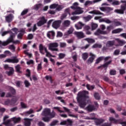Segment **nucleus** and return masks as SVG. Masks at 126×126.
Instances as JSON below:
<instances>
[{
    "label": "nucleus",
    "instance_id": "56",
    "mask_svg": "<svg viewBox=\"0 0 126 126\" xmlns=\"http://www.w3.org/2000/svg\"><path fill=\"white\" fill-rule=\"evenodd\" d=\"M5 105H11V101L9 99H7L4 102Z\"/></svg>",
    "mask_w": 126,
    "mask_h": 126
},
{
    "label": "nucleus",
    "instance_id": "26",
    "mask_svg": "<svg viewBox=\"0 0 126 126\" xmlns=\"http://www.w3.org/2000/svg\"><path fill=\"white\" fill-rule=\"evenodd\" d=\"M91 26L92 30V31H93V30H95L96 29V28L98 27V25L96 23H92L91 24Z\"/></svg>",
    "mask_w": 126,
    "mask_h": 126
},
{
    "label": "nucleus",
    "instance_id": "10",
    "mask_svg": "<svg viewBox=\"0 0 126 126\" xmlns=\"http://www.w3.org/2000/svg\"><path fill=\"white\" fill-rule=\"evenodd\" d=\"M90 56L91 57L89 58L87 62L88 64H91V63H93V61H94V59L95 58V55L93 54L92 53H90Z\"/></svg>",
    "mask_w": 126,
    "mask_h": 126
},
{
    "label": "nucleus",
    "instance_id": "41",
    "mask_svg": "<svg viewBox=\"0 0 126 126\" xmlns=\"http://www.w3.org/2000/svg\"><path fill=\"white\" fill-rule=\"evenodd\" d=\"M29 30L30 32L31 31H32V32H35V31H36V30H37V27L36 26V24H34L33 25V27L32 29H29Z\"/></svg>",
    "mask_w": 126,
    "mask_h": 126
},
{
    "label": "nucleus",
    "instance_id": "32",
    "mask_svg": "<svg viewBox=\"0 0 126 126\" xmlns=\"http://www.w3.org/2000/svg\"><path fill=\"white\" fill-rule=\"evenodd\" d=\"M92 17L91 15H88L87 17H84L83 18L84 20H85V21L86 22H87V21H89V20H91V19L92 18Z\"/></svg>",
    "mask_w": 126,
    "mask_h": 126
},
{
    "label": "nucleus",
    "instance_id": "16",
    "mask_svg": "<svg viewBox=\"0 0 126 126\" xmlns=\"http://www.w3.org/2000/svg\"><path fill=\"white\" fill-rule=\"evenodd\" d=\"M5 63H17L18 59L14 58L13 59H8L4 61Z\"/></svg>",
    "mask_w": 126,
    "mask_h": 126
},
{
    "label": "nucleus",
    "instance_id": "31",
    "mask_svg": "<svg viewBox=\"0 0 126 126\" xmlns=\"http://www.w3.org/2000/svg\"><path fill=\"white\" fill-rule=\"evenodd\" d=\"M51 118L50 117H43L42 118V121H43V122H45V123H49V122H50V121H51Z\"/></svg>",
    "mask_w": 126,
    "mask_h": 126
},
{
    "label": "nucleus",
    "instance_id": "18",
    "mask_svg": "<svg viewBox=\"0 0 126 126\" xmlns=\"http://www.w3.org/2000/svg\"><path fill=\"white\" fill-rule=\"evenodd\" d=\"M11 121L13 122L14 124H19L21 121V118L20 117H13L11 118Z\"/></svg>",
    "mask_w": 126,
    "mask_h": 126
},
{
    "label": "nucleus",
    "instance_id": "52",
    "mask_svg": "<svg viewBox=\"0 0 126 126\" xmlns=\"http://www.w3.org/2000/svg\"><path fill=\"white\" fill-rule=\"evenodd\" d=\"M58 123H59L58 121H54L53 122H52L50 124V126H56V125H57L58 124Z\"/></svg>",
    "mask_w": 126,
    "mask_h": 126
},
{
    "label": "nucleus",
    "instance_id": "58",
    "mask_svg": "<svg viewBox=\"0 0 126 126\" xmlns=\"http://www.w3.org/2000/svg\"><path fill=\"white\" fill-rule=\"evenodd\" d=\"M104 22H105V23H107V24H110V23H112V21L107 18H105Z\"/></svg>",
    "mask_w": 126,
    "mask_h": 126
},
{
    "label": "nucleus",
    "instance_id": "7",
    "mask_svg": "<svg viewBox=\"0 0 126 126\" xmlns=\"http://www.w3.org/2000/svg\"><path fill=\"white\" fill-rule=\"evenodd\" d=\"M47 23V20L45 18V17H41L39 18V22L37 23V25L38 27L42 26V25H44Z\"/></svg>",
    "mask_w": 126,
    "mask_h": 126
},
{
    "label": "nucleus",
    "instance_id": "24",
    "mask_svg": "<svg viewBox=\"0 0 126 126\" xmlns=\"http://www.w3.org/2000/svg\"><path fill=\"white\" fill-rule=\"evenodd\" d=\"M4 124H5V126H13V124H12V122H11V120H8L7 121H5L3 122Z\"/></svg>",
    "mask_w": 126,
    "mask_h": 126
},
{
    "label": "nucleus",
    "instance_id": "13",
    "mask_svg": "<svg viewBox=\"0 0 126 126\" xmlns=\"http://www.w3.org/2000/svg\"><path fill=\"white\" fill-rule=\"evenodd\" d=\"M115 42L118 43V45L115 44V46H116L117 47H118V46H124L125 44H126V41H125V40H122L119 38L115 39Z\"/></svg>",
    "mask_w": 126,
    "mask_h": 126
},
{
    "label": "nucleus",
    "instance_id": "2",
    "mask_svg": "<svg viewBox=\"0 0 126 126\" xmlns=\"http://www.w3.org/2000/svg\"><path fill=\"white\" fill-rule=\"evenodd\" d=\"M14 37H15V34L12 33L10 34V37L6 41L1 42L0 41V47L1 46H7L9 43H18L19 42L18 41H17V42H14V40H13Z\"/></svg>",
    "mask_w": 126,
    "mask_h": 126
},
{
    "label": "nucleus",
    "instance_id": "19",
    "mask_svg": "<svg viewBox=\"0 0 126 126\" xmlns=\"http://www.w3.org/2000/svg\"><path fill=\"white\" fill-rule=\"evenodd\" d=\"M71 22L70 21L68 20H64L63 23V27H69V25H70Z\"/></svg>",
    "mask_w": 126,
    "mask_h": 126
},
{
    "label": "nucleus",
    "instance_id": "39",
    "mask_svg": "<svg viewBox=\"0 0 126 126\" xmlns=\"http://www.w3.org/2000/svg\"><path fill=\"white\" fill-rule=\"evenodd\" d=\"M107 29V31L106 32H108V34H109V33H110V32H111V30H112V29H113V26H108L106 28Z\"/></svg>",
    "mask_w": 126,
    "mask_h": 126
},
{
    "label": "nucleus",
    "instance_id": "61",
    "mask_svg": "<svg viewBox=\"0 0 126 126\" xmlns=\"http://www.w3.org/2000/svg\"><path fill=\"white\" fill-rule=\"evenodd\" d=\"M55 93L59 95V94H60L61 95H63V92H62L61 90L56 91H55Z\"/></svg>",
    "mask_w": 126,
    "mask_h": 126
},
{
    "label": "nucleus",
    "instance_id": "51",
    "mask_svg": "<svg viewBox=\"0 0 126 126\" xmlns=\"http://www.w3.org/2000/svg\"><path fill=\"white\" fill-rule=\"evenodd\" d=\"M74 29L73 28L71 27L67 31V33L68 34H72V33L74 31Z\"/></svg>",
    "mask_w": 126,
    "mask_h": 126
},
{
    "label": "nucleus",
    "instance_id": "30",
    "mask_svg": "<svg viewBox=\"0 0 126 126\" xmlns=\"http://www.w3.org/2000/svg\"><path fill=\"white\" fill-rule=\"evenodd\" d=\"M71 8H72V9H77V8H79V7H78V3L76 2L74 3L73 6H71Z\"/></svg>",
    "mask_w": 126,
    "mask_h": 126
},
{
    "label": "nucleus",
    "instance_id": "23",
    "mask_svg": "<svg viewBox=\"0 0 126 126\" xmlns=\"http://www.w3.org/2000/svg\"><path fill=\"white\" fill-rule=\"evenodd\" d=\"M115 43H116V39L115 40L108 41L106 44V46L107 47H112V46H114V45L116 46Z\"/></svg>",
    "mask_w": 126,
    "mask_h": 126
},
{
    "label": "nucleus",
    "instance_id": "53",
    "mask_svg": "<svg viewBox=\"0 0 126 126\" xmlns=\"http://www.w3.org/2000/svg\"><path fill=\"white\" fill-rule=\"evenodd\" d=\"M111 63H112V61H110L108 62L105 63L104 64H103V66L104 67H107V66H108L109 65V64H111Z\"/></svg>",
    "mask_w": 126,
    "mask_h": 126
},
{
    "label": "nucleus",
    "instance_id": "40",
    "mask_svg": "<svg viewBox=\"0 0 126 126\" xmlns=\"http://www.w3.org/2000/svg\"><path fill=\"white\" fill-rule=\"evenodd\" d=\"M94 96L95 99H96V100H100V95H99V94L95 93H94Z\"/></svg>",
    "mask_w": 126,
    "mask_h": 126
},
{
    "label": "nucleus",
    "instance_id": "17",
    "mask_svg": "<svg viewBox=\"0 0 126 126\" xmlns=\"http://www.w3.org/2000/svg\"><path fill=\"white\" fill-rule=\"evenodd\" d=\"M61 21H55L52 25V27L55 29H58V28L60 27V25H61Z\"/></svg>",
    "mask_w": 126,
    "mask_h": 126
},
{
    "label": "nucleus",
    "instance_id": "20",
    "mask_svg": "<svg viewBox=\"0 0 126 126\" xmlns=\"http://www.w3.org/2000/svg\"><path fill=\"white\" fill-rule=\"evenodd\" d=\"M12 19H13V15L12 14H10L5 17V20L7 22H11Z\"/></svg>",
    "mask_w": 126,
    "mask_h": 126
},
{
    "label": "nucleus",
    "instance_id": "44",
    "mask_svg": "<svg viewBox=\"0 0 126 126\" xmlns=\"http://www.w3.org/2000/svg\"><path fill=\"white\" fill-rule=\"evenodd\" d=\"M86 41H87V42L88 43H94L95 42V40L92 38H87V39H86Z\"/></svg>",
    "mask_w": 126,
    "mask_h": 126
},
{
    "label": "nucleus",
    "instance_id": "33",
    "mask_svg": "<svg viewBox=\"0 0 126 126\" xmlns=\"http://www.w3.org/2000/svg\"><path fill=\"white\" fill-rule=\"evenodd\" d=\"M89 13H90L91 14H102L101 12H100V11H97V10H94L89 12Z\"/></svg>",
    "mask_w": 126,
    "mask_h": 126
},
{
    "label": "nucleus",
    "instance_id": "8",
    "mask_svg": "<svg viewBox=\"0 0 126 126\" xmlns=\"http://www.w3.org/2000/svg\"><path fill=\"white\" fill-rule=\"evenodd\" d=\"M51 115V109L50 108H45L41 113V116L47 117Z\"/></svg>",
    "mask_w": 126,
    "mask_h": 126
},
{
    "label": "nucleus",
    "instance_id": "22",
    "mask_svg": "<svg viewBox=\"0 0 126 126\" xmlns=\"http://www.w3.org/2000/svg\"><path fill=\"white\" fill-rule=\"evenodd\" d=\"M100 10H101V11H107V12H109V11H111L112 10H113V8H110L109 7H100Z\"/></svg>",
    "mask_w": 126,
    "mask_h": 126
},
{
    "label": "nucleus",
    "instance_id": "6",
    "mask_svg": "<svg viewBox=\"0 0 126 126\" xmlns=\"http://www.w3.org/2000/svg\"><path fill=\"white\" fill-rule=\"evenodd\" d=\"M121 2H124V5L121 6V9H116L115 10V12L117 13H119L120 14H124L125 10L126 8V1L121 0Z\"/></svg>",
    "mask_w": 126,
    "mask_h": 126
},
{
    "label": "nucleus",
    "instance_id": "57",
    "mask_svg": "<svg viewBox=\"0 0 126 126\" xmlns=\"http://www.w3.org/2000/svg\"><path fill=\"white\" fill-rule=\"evenodd\" d=\"M59 57L60 59H63L65 57V54L63 53H60L59 54Z\"/></svg>",
    "mask_w": 126,
    "mask_h": 126
},
{
    "label": "nucleus",
    "instance_id": "37",
    "mask_svg": "<svg viewBox=\"0 0 126 126\" xmlns=\"http://www.w3.org/2000/svg\"><path fill=\"white\" fill-rule=\"evenodd\" d=\"M86 87L88 90H93L95 87L94 86H90V85L87 84Z\"/></svg>",
    "mask_w": 126,
    "mask_h": 126
},
{
    "label": "nucleus",
    "instance_id": "45",
    "mask_svg": "<svg viewBox=\"0 0 126 126\" xmlns=\"http://www.w3.org/2000/svg\"><path fill=\"white\" fill-rule=\"evenodd\" d=\"M53 109H54L55 110H57V111H58L59 113H64V111L63 110H61V109H60V107H53Z\"/></svg>",
    "mask_w": 126,
    "mask_h": 126
},
{
    "label": "nucleus",
    "instance_id": "3",
    "mask_svg": "<svg viewBox=\"0 0 126 126\" xmlns=\"http://www.w3.org/2000/svg\"><path fill=\"white\" fill-rule=\"evenodd\" d=\"M39 50L40 53L42 54V55H45V52L46 53V57L47 58H51V56H52V54L51 53H50L49 51H48V50L47 49V48L44 46L42 45V44H39ZM44 51L45 52H44Z\"/></svg>",
    "mask_w": 126,
    "mask_h": 126
},
{
    "label": "nucleus",
    "instance_id": "43",
    "mask_svg": "<svg viewBox=\"0 0 126 126\" xmlns=\"http://www.w3.org/2000/svg\"><path fill=\"white\" fill-rule=\"evenodd\" d=\"M21 107L23 108V109H26L27 108H28L27 105H26L25 103L22 102H21Z\"/></svg>",
    "mask_w": 126,
    "mask_h": 126
},
{
    "label": "nucleus",
    "instance_id": "50",
    "mask_svg": "<svg viewBox=\"0 0 126 126\" xmlns=\"http://www.w3.org/2000/svg\"><path fill=\"white\" fill-rule=\"evenodd\" d=\"M42 5L41 4H36L35 5H34L33 8L35 10H38V9H39V8Z\"/></svg>",
    "mask_w": 126,
    "mask_h": 126
},
{
    "label": "nucleus",
    "instance_id": "11",
    "mask_svg": "<svg viewBox=\"0 0 126 126\" xmlns=\"http://www.w3.org/2000/svg\"><path fill=\"white\" fill-rule=\"evenodd\" d=\"M75 35L78 39H82L85 37L84 35V33L82 32H75Z\"/></svg>",
    "mask_w": 126,
    "mask_h": 126
},
{
    "label": "nucleus",
    "instance_id": "12",
    "mask_svg": "<svg viewBox=\"0 0 126 126\" xmlns=\"http://www.w3.org/2000/svg\"><path fill=\"white\" fill-rule=\"evenodd\" d=\"M84 26H85V25L81 22H79L77 24L75 25V27L77 30L82 29V27H84Z\"/></svg>",
    "mask_w": 126,
    "mask_h": 126
},
{
    "label": "nucleus",
    "instance_id": "9",
    "mask_svg": "<svg viewBox=\"0 0 126 126\" xmlns=\"http://www.w3.org/2000/svg\"><path fill=\"white\" fill-rule=\"evenodd\" d=\"M100 34L102 35H107L108 34V32L106 31H102L100 29H97L94 33V35L95 36H98V35H100Z\"/></svg>",
    "mask_w": 126,
    "mask_h": 126
},
{
    "label": "nucleus",
    "instance_id": "54",
    "mask_svg": "<svg viewBox=\"0 0 126 126\" xmlns=\"http://www.w3.org/2000/svg\"><path fill=\"white\" fill-rule=\"evenodd\" d=\"M79 19V16H73L70 18L71 20H78Z\"/></svg>",
    "mask_w": 126,
    "mask_h": 126
},
{
    "label": "nucleus",
    "instance_id": "5",
    "mask_svg": "<svg viewBox=\"0 0 126 126\" xmlns=\"http://www.w3.org/2000/svg\"><path fill=\"white\" fill-rule=\"evenodd\" d=\"M104 120L103 119H96L95 120V123L96 126H99L100 125L101 126H111L112 124L111 123H103Z\"/></svg>",
    "mask_w": 126,
    "mask_h": 126
},
{
    "label": "nucleus",
    "instance_id": "49",
    "mask_svg": "<svg viewBox=\"0 0 126 126\" xmlns=\"http://www.w3.org/2000/svg\"><path fill=\"white\" fill-rule=\"evenodd\" d=\"M57 6H58V4H53L50 6V8H51V9H54L55 8H57Z\"/></svg>",
    "mask_w": 126,
    "mask_h": 126
},
{
    "label": "nucleus",
    "instance_id": "47",
    "mask_svg": "<svg viewBox=\"0 0 126 126\" xmlns=\"http://www.w3.org/2000/svg\"><path fill=\"white\" fill-rule=\"evenodd\" d=\"M103 59H104V57H102L98 58L97 59H96L95 63H99L101 62V61L103 60Z\"/></svg>",
    "mask_w": 126,
    "mask_h": 126
},
{
    "label": "nucleus",
    "instance_id": "36",
    "mask_svg": "<svg viewBox=\"0 0 126 126\" xmlns=\"http://www.w3.org/2000/svg\"><path fill=\"white\" fill-rule=\"evenodd\" d=\"M24 31H25V30L24 29H22L20 30V33L18 35V38L19 39H20V38H21V37H22V35H23V32H24Z\"/></svg>",
    "mask_w": 126,
    "mask_h": 126
},
{
    "label": "nucleus",
    "instance_id": "34",
    "mask_svg": "<svg viewBox=\"0 0 126 126\" xmlns=\"http://www.w3.org/2000/svg\"><path fill=\"white\" fill-rule=\"evenodd\" d=\"M88 58V53H85L82 54V59L84 60V61L87 60V58Z\"/></svg>",
    "mask_w": 126,
    "mask_h": 126
},
{
    "label": "nucleus",
    "instance_id": "28",
    "mask_svg": "<svg viewBox=\"0 0 126 126\" xmlns=\"http://www.w3.org/2000/svg\"><path fill=\"white\" fill-rule=\"evenodd\" d=\"M123 31V29H117L114 30L112 32V34H117L118 33H120V32H122Z\"/></svg>",
    "mask_w": 126,
    "mask_h": 126
},
{
    "label": "nucleus",
    "instance_id": "15",
    "mask_svg": "<svg viewBox=\"0 0 126 126\" xmlns=\"http://www.w3.org/2000/svg\"><path fill=\"white\" fill-rule=\"evenodd\" d=\"M81 13H83V10H82V8L79 7L76 9L75 12L72 13V15H75L76 14H81Z\"/></svg>",
    "mask_w": 126,
    "mask_h": 126
},
{
    "label": "nucleus",
    "instance_id": "35",
    "mask_svg": "<svg viewBox=\"0 0 126 126\" xmlns=\"http://www.w3.org/2000/svg\"><path fill=\"white\" fill-rule=\"evenodd\" d=\"M92 3H93V2H92L90 0H87L85 2L84 5L85 6H88L89 5H91V4H92Z\"/></svg>",
    "mask_w": 126,
    "mask_h": 126
},
{
    "label": "nucleus",
    "instance_id": "48",
    "mask_svg": "<svg viewBox=\"0 0 126 126\" xmlns=\"http://www.w3.org/2000/svg\"><path fill=\"white\" fill-rule=\"evenodd\" d=\"M63 8V7L62 5H58L57 4V6L56 7L57 10L60 11V10H62Z\"/></svg>",
    "mask_w": 126,
    "mask_h": 126
},
{
    "label": "nucleus",
    "instance_id": "29",
    "mask_svg": "<svg viewBox=\"0 0 126 126\" xmlns=\"http://www.w3.org/2000/svg\"><path fill=\"white\" fill-rule=\"evenodd\" d=\"M72 58L74 62H76V61H77V54L75 52L72 54Z\"/></svg>",
    "mask_w": 126,
    "mask_h": 126
},
{
    "label": "nucleus",
    "instance_id": "27",
    "mask_svg": "<svg viewBox=\"0 0 126 126\" xmlns=\"http://www.w3.org/2000/svg\"><path fill=\"white\" fill-rule=\"evenodd\" d=\"M109 122L110 123H113L114 124H118V122H119V120H116L113 117H110L109 118Z\"/></svg>",
    "mask_w": 126,
    "mask_h": 126
},
{
    "label": "nucleus",
    "instance_id": "60",
    "mask_svg": "<svg viewBox=\"0 0 126 126\" xmlns=\"http://www.w3.org/2000/svg\"><path fill=\"white\" fill-rule=\"evenodd\" d=\"M102 45L101 44H95L93 46V48H101Z\"/></svg>",
    "mask_w": 126,
    "mask_h": 126
},
{
    "label": "nucleus",
    "instance_id": "59",
    "mask_svg": "<svg viewBox=\"0 0 126 126\" xmlns=\"http://www.w3.org/2000/svg\"><path fill=\"white\" fill-rule=\"evenodd\" d=\"M116 73L117 72L115 70H111L110 71V74L111 75H115V74H116Z\"/></svg>",
    "mask_w": 126,
    "mask_h": 126
},
{
    "label": "nucleus",
    "instance_id": "1",
    "mask_svg": "<svg viewBox=\"0 0 126 126\" xmlns=\"http://www.w3.org/2000/svg\"><path fill=\"white\" fill-rule=\"evenodd\" d=\"M89 93L88 91L80 92L78 94L77 99L79 103V106L81 108L87 110L89 112H92L95 110V107L92 105H89L86 107V105L88 103H90V100L84 99L85 98H88Z\"/></svg>",
    "mask_w": 126,
    "mask_h": 126
},
{
    "label": "nucleus",
    "instance_id": "25",
    "mask_svg": "<svg viewBox=\"0 0 126 126\" xmlns=\"http://www.w3.org/2000/svg\"><path fill=\"white\" fill-rule=\"evenodd\" d=\"M9 71L6 72V74L8 75L9 76H10V75H12L13 74V73L14 72V70L13 69V68H9Z\"/></svg>",
    "mask_w": 126,
    "mask_h": 126
},
{
    "label": "nucleus",
    "instance_id": "63",
    "mask_svg": "<svg viewBox=\"0 0 126 126\" xmlns=\"http://www.w3.org/2000/svg\"><path fill=\"white\" fill-rule=\"evenodd\" d=\"M57 37H63V32H58Z\"/></svg>",
    "mask_w": 126,
    "mask_h": 126
},
{
    "label": "nucleus",
    "instance_id": "14",
    "mask_svg": "<svg viewBox=\"0 0 126 126\" xmlns=\"http://www.w3.org/2000/svg\"><path fill=\"white\" fill-rule=\"evenodd\" d=\"M55 32L51 31L47 32V36L49 39H54V37H55Z\"/></svg>",
    "mask_w": 126,
    "mask_h": 126
},
{
    "label": "nucleus",
    "instance_id": "38",
    "mask_svg": "<svg viewBox=\"0 0 126 126\" xmlns=\"http://www.w3.org/2000/svg\"><path fill=\"white\" fill-rule=\"evenodd\" d=\"M17 98H12L11 100V105H15V103L17 102Z\"/></svg>",
    "mask_w": 126,
    "mask_h": 126
},
{
    "label": "nucleus",
    "instance_id": "62",
    "mask_svg": "<svg viewBox=\"0 0 126 126\" xmlns=\"http://www.w3.org/2000/svg\"><path fill=\"white\" fill-rule=\"evenodd\" d=\"M27 114H28V115H30L31 114H33L34 113V110H33L32 109H30V110H29L28 111H27Z\"/></svg>",
    "mask_w": 126,
    "mask_h": 126
},
{
    "label": "nucleus",
    "instance_id": "46",
    "mask_svg": "<svg viewBox=\"0 0 126 126\" xmlns=\"http://www.w3.org/2000/svg\"><path fill=\"white\" fill-rule=\"evenodd\" d=\"M24 83H25V85L26 86V87H29V86H30L31 84L29 82V81H27V80H25L24 81Z\"/></svg>",
    "mask_w": 126,
    "mask_h": 126
},
{
    "label": "nucleus",
    "instance_id": "55",
    "mask_svg": "<svg viewBox=\"0 0 126 126\" xmlns=\"http://www.w3.org/2000/svg\"><path fill=\"white\" fill-rule=\"evenodd\" d=\"M50 117L51 118V119H53V118H55L56 116V112H55L54 111H52V113L50 114Z\"/></svg>",
    "mask_w": 126,
    "mask_h": 126
},
{
    "label": "nucleus",
    "instance_id": "21",
    "mask_svg": "<svg viewBox=\"0 0 126 126\" xmlns=\"http://www.w3.org/2000/svg\"><path fill=\"white\" fill-rule=\"evenodd\" d=\"M24 121H25L24 123L25 126H30V125H31V121H32V119L25 118Z\"/></svg>",
    "mask_w": 126,
    "mask_h": 126
},
{
    "label": "nucleus",
    "instance_id": "42",
    "mask_svg": "<svg viewBox=\"0 0 126 126\" xmlns=\"http://www.w3.org/2000/svg\"><path fill=\"white\" fill-rule=\"evenodd\" d=\"M60 48H65L66 47V43L65 42H60Z\"/></svg>",
    "mask_w": 126,
    "mask_h": 126
},
{
    "label": "nucleus",
    "instance_id": "64",
    "mask_svg": "<svg viewBox=\"0 0 126 126\" xmlns=\"http://www.w3.org/2000/svg\"><path fill=\"white\" fill-rule=\"evenodd\" d=\"M37 125L38 126H45V124L44 123H43L42 122H39L37 123Z\"/></svg>",
    "mask_w": 126,
    "mask_h": 126
},
{
    "label": "nucleus",
    "instance_id": "4",
    "mask_svg": "<svg viewBox=\"0 0 126 126\" xmlns=\"http://www.w3.org/2000/svg\"><path fill=\"white\" fill-rule=\"evenodd\" d=\"M59 44L57 42L51 43L48 45V49L50 51H54L55 52H59Z\"/></svg>",
    "mask_w": 126,
    "mask_h": 126
}]
</instances>
